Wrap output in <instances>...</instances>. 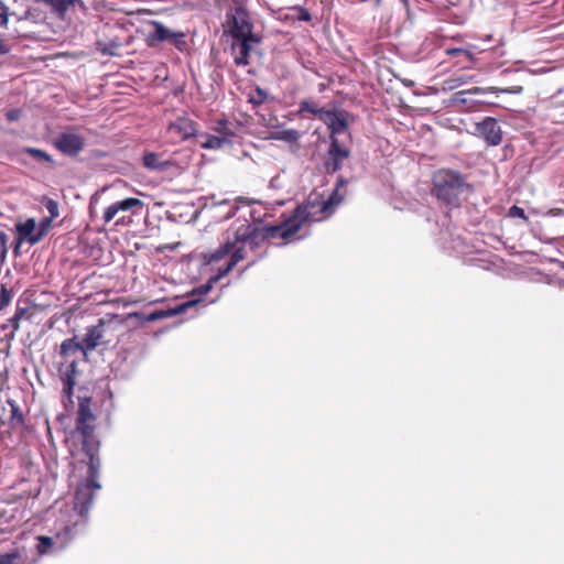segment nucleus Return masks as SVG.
Returning <instances> with one entry per match:
<instances>
[{
    "label": "nucleus",
    "instance_id": "14",
    "mask_svg": "<svg viewBox=\"0 0 564 564\" xmlns=\"http://www.w3.org/2000/svg\"><path fill=\"white\" fill-rule=\"evenodd\" d=\"M488 145L496 147L502 141L501 127L495 118L487 117L476 127Z\"/></svg>",
    "mask_w": 564,
    "mask_h": 564
},
{
    "label": "nucleus",
    "instance_id": "15",
    "mask_svg": "<svg viewBox=\"0 0 564 564\" xmlns=\"http://www.w3.org/2000/svg\"><path fill=\"white\" fill-rule=\"evenodd\" d=\"M82 343L85 349V356H87L88 351L96 349L99 345L106 344L107 340H105V322L99 319L97 325L87 328Z\"/></svg>",
    "mask_w": 564,
    "mask_h": 564
},
{
    "label": "nucleus",
    "instance_id": "4",
    "mask_svg": "<svg viewBox=\"0 0 564 564\" xmlns=\"http://www.w3.org/2000/svg\"><path fill=\"white\" fill-rule=\"evenodd\" d=\"M433 193L438 200L449 206H458L462 195L469 191L465 178L455 171L441 170L433 177Z\"/></svg>",
    "mask_w": 564,
    "mask_h": 564
},
{
    "label": "nucleus",
    "instance_id": "41",
    "mask_svg": "<svg viewBox=\"0 0 564 564\" xmlns=\"http://www.w3.org/2000/svg\"><path fill=\"white\" fill-rule=\"evenodd\" d=\"M447 53L449 55H454V54L466 53V52L462 48H451V50H447Z\"/></svg>",
    "mask_w": 564,
    "mask_h": 564
},
{
    "label": "nucleus",
    "instance_id": "11",
    "mask_svg": "<svg viewBox=\"0 0 564 564\" xmlns=\"http://www.w3.org/2000/svg\"><path fill=\"white\" fill-rule=\"evenodd\" d=\"M196 123L186 117H180L171 122L167 128V133L173 141H184L191 137L196 135Z\"/></svg>",
    "mask_w": 564,
    "mask_h": 564
},
{
    "label": "nucleus",
    "instance_id": "22",
    "mask_svg": "<svg viewBox=\"0 0 564 564\" xmlns=\"http://www.w3.org/2000/svg\"><path fill=\"white\" fill-rule=\"evenodd\" d=\"M300 137H301L300 132L295 129H285V130L273 132L271 134V139L284 141L288 143L297 142Z\"/></svg>",
    "mask_w": 564,
    "mask_h": 564
},
{
    "label": "nucleus",
    "instance_id": "8",
    "mask_svg": "<svg viewBox=\"0 0 564 564\" xmlns=\"http://www.w3.org/2000/svg\"><path fill=\"white\" fill-rule=\"evenodd\" d=\"M228 32L234 40L254 35L252 33V24L248 19L245 9L236 8L232 13L227 14Z\"/></svg>",
    "mask_w": 564,
    "mask_h": 564
},
{
    "label": "nucleus",
    "instance_id": "45",
    "mask_svg": "<svg viewBox=\"0 0 564 564\" xmlns=\"http://www.w3.org/2000/svg\"><path fill=\"white\" fill-rule=\"evenodd\" d=\"M560 267L564 270V262H560Z\"/></svg>",
    "mask_w": 564,
    "mask_h": 564
},
{
    "label": "nucleus",
    "instance_id": "42",
    "mask_svg": "<svg viewBox=\"0 0 564 564\" xmlns=\"http://www.w3.org/2000/svg\"><path fill=\"white\" fill-rule=\"evenodd\" d=\"M0 52L6 53L7 52V45L3 42V40L0 39Z\"/></svg>",
    "mask_w": 564,
    "mask_h": 564
},
{
    "label": "nucleus",
    "instance_id": "29",
    "mask_svg": "<svg viewBox=\"0 0 564 564\" xmlns=\"http://www.w3.org/2000/svg\"><path fill=\"white\" fill-rule=\"evenodd\" d=\"M44 206H45L47 213L50 214L48 218L54 219V218L58 217L59 213H58L57 202H55L53 199H46Z\"/></svg>",
    "mask_w": 564,
    "mask_h": 564
},
{
    "label": "nucleus",
    "instance_id": "43",
    "mask_svg": "<svg viewBox=\"0 0 564 564\" xmlns=\"http://www.w3.org/2000/svg\"><path fill=\"white\" fill-rule=\"evenodd\" d=\"M69 2V6H74V4H80L83 6V2L82 0H67Z\"/></svg>",
    "mask_w": 564,
    "mask_h": 564
},
{
    "label": "nucleus",
    "instance_id": "18",
    "mask_svg": "<svg viewBox=\"0 0 564 564\" xmlns=\"http://www.w3.org/2000/svg\"><path fill=\"white\" fill-rule=\"evenodd\" d=\"M75 373H76V360H72L66 371L62 375L63 381V395L70 400L73 389L75 386Z\"/></svg>",
    "mask_w": 564,
    "mask_h": 564
},
{
    "label": "nucleus",
    "instance_id": "40",
    "mask_svg": "<svg viewBox=\"0 0 564 564\" xmlns=\"http://www.w3.org/2000/svg\"><path fill=\"white\" fill-rule=\"evenodd\" d=\"M52 220H53V219H51V218H45V219H43V220L41 221V224H40V227H39V228H45V234H46V232H47V230H48V228H50V226H51V221H52Z\"/></svg>",
    "mask_w": 564,
    "mask_h": 564
},
{
    "label": "nucleus",
    "instance_id": "21",
    "mask_svg": "<svg viewBox=\"0 0 564 564\" xmlns=\"http://www.w3.org/2000/svg\"><path fill=\"white\" fill-rule=\"evenodd\" d=\"M204 140L200 141V147L209 150H218L230 142L228 137H217L209 134L200 135Z\"/></svg>",
    "mask_w": 564,
    "mask_h": 564
},
{
    "label": "nucleus",
    "instance_id": "32",
    "mask_svg": "<svg viewBox=\"0 0 564 564\" xmlns=\"http://www.w3.org/2000/svg\"><path fill=\"white\" fill-rule=\"evenodd\" d=\"M20 558L19 552H11L8 554L0 555V564H17Z\"/></svg>",
    "mask_w": 564,
    "mask_h": 564
},
{
    "label": "nucleus",
    "instance_id": "27",
    "mask_svg": "<svg viewBox=\"0 0 564 564\" xmlns=\"http://www.w3.org/2000/svg\"><path fill=\"white\" fill-rule=\"evenodd\" d=\"M44 2L53 7V9L59 14H64L69 8V2L67 0H44Z\"/></svg>",
    "mask_w": 564,
    "mask_h": 564
},
{
    "label": "nucleus",
    "instance_id": "10",
    "mask_svg": "<svg viewBox=\"0 0 564 564\" xmlns=\"http://www.w3.org/2000/svg\"><path fill=\"white\" fill-rule=\"evenodd\" d=\"M351 116L345 110H327L326 113L322 115V121L327 126L332 137L343 133L349 123Z\"/></svg>",
    "mask_w": 564,
    "mask_h": 564
},
{
    "label": "nucleus",
    "instance_id": "24",
    "mask_svg": "<svg viewBox=\"0 0 564 564\" xmlns=\"http://www.w3.org/2000/svg\"><path fill=\"white\" fill-rule=\"evenodd\" d=\"M214 198H215L214 196L210 197L212 206H219V207L228 206L229 207V209L221 216V218L229 219V218H231L236 214V212L238 209V206L235 203H232V202H230L228 199H223L220 202H215Z\"/></svg>",
    "mask_w": 564,
    "mask_h": 564
},
{
    "label": "nucleus",
    "instance_id": "46",
    "mask_svg": "<svg viewBox=\"0 0 564 564\" xmlns=\"http://www.w3.org/2000/svg\"><path fill=\"white\" fill-rule=\"evenodd\" d=\"M251 265H252V263H248V267H247V268H245V269H243V271H245V270H247V269H248L249 267H251Z\"/></svg>",
    "mask_w": 564,
    "mask_h": 564
},
{
    "label": "nucleus",
    "instance_id": "20",
    "mask_svg": "<svg viewBox=\"0 0 564 564\" xmlns=\"http://www.w3.org/2000/svg\"><path fill=\"white\" fill-rule=\"evenodd\" d=\"M82 352L85 356V349L82 340L78 341L76 337L67 338L61 344V355L64 357Z\"/></svg>",
    "mask_w": 564,
    "mask_h": 564
},
{
    "label": "nucleus",
    "instance_id": "7",
    "mask_svg": "<svg viewBox=\"0 0 564 564\" xmlns=\"http://www.w3.org/2000/svg\"><path fill=\"white\" fill-rule=\"evenodd\" d=\"M87 139L84 132L76 127H69L53 139V145L62 154L74 158L86 148Z\"/></svg>",
    "mask_w": 564,
    "mask_h": 564
},
{
    "label": "nucleus",
    "instance_id": "44",
    "mask_svg": "<svg viewBox=\"0 0 564 564\" xmlns=\"http://www.w3.org/2000/svg\"><path fill=\"white\" fill-rule=\"evenodd\" d=\"M550 213H551L552 215H560V214H562V212H557V213H555L554 210H551ZM563 214H564V212H563Z\"/></svg>",
    "mask_w": 564,
    "mask_h": 564
},
{
    "label": "nucleus",
    "instance_id": "35",
    "mask_svg": "<svg viewBox=\"0 0 564 564\" xmlns=\"http://www.w3.org/2000/svg\"><path fill=\"white\" fill-rule=\"evenodd\" d=\"M24 310H18L15 314L11 317L10 323L14 327V329H18L19 321L22 318Z\"/></svg>",
    "mask_w": 564,
    "mask_h": 564
},
{
    "label": "nucleus",
    "instance_id": "39",
    "mask_svg": "<svg viewBox=\"0 0 564 564\" xmlns=\"http://www.w3.org/2000/svg\"><path fill=\"white\" fill-rule=\"evenodd\" d=\"M465 95H467V91L466 90H460V91H457L455 95H454V100L457 101V102H463L465 104L467 100L466 98L464 97Z\"/></svg>",
    "mask_w": 564,
    "mask_h": 564
},
{
    "label": "nucleus",
    "instance_id": "6",
    "mask_svg": "<svg viewBox=\"0 0 564 564\" xmlns=\"http://www.w3.org/2000/svg\"><path fill=\"white\" fill-rule=\"evenodd\" d=\"M96 417L90 410V400L80 399L77 412L76 429L83 436V449L89 454V449L94 446L95 454L98 453L99 443L96 440L95 432Z\"/></svg>",
    "mask_w": 564,
    "mask_h": 564
},
{
    "label": "nucleus",
    "instance_id": "23",
    "mask_svg": "<svg viewBox=\"0 0 564 564\" xmlns=\"http://www.w3.org/2000/svg\"><path fill=\"white\" fill-rule=\"evenodd\" d=\"M300 112H308L315 115L322 120V115L326 113L327 110L318 108L314 102L310 100H303L300 102Z\"/></svg>",
    "mask_w": 564,
    "mask_h": 564
},
{
    "label": "nucleus",
    "instance_id": "31",
    "mask_svg": "<svg viewBox=\"0 0 564 564\" xmlns=\"http://www.w3.org/2000/svg\"><path fill=\"white\" fill-rule=\"evenodd\" d=\"M490 89L495 94L502 93V94H511V95H519L523 90V88L521 86H512V87H507V88L490 87Z\"/></svg>",
    "mask_w": 564,
    "mask_h": 564
},
{
    "label": "nucleus",
    "instance_id": "12",
    "mask_svg": "<svg viewBox=\"0 0 564 564\" xmlns=\"http://www.w3.org/2000/svg\"><path fill=\"white\" fill-rule=\"evenodd\" d=\"M143 202L134 198L129 197L124 198L122 200L115 202L113 204L109 205L102 215V219L105 224L110 223L119 213H126L131 212L132 214H135L139 209L143 207Z\"/></svg>",
    "mask_w": 564,
    "mask_h": 564
},
{
    "label": "nucleus",
    "instance_id": "17",
    "mask_svg": "<svg viewBox=\"0 0 564 564\" xmlns=\"http://www.w3.org/2000/svg\"><path fill=\"white\" fill-rule=\"evenodd\" d=\"M349 156V151L343 148L337 138H332L328 151L326 166L332 172L338 171L343 166L344 160Z\"/></svg>",
    "mask_w": 564,
    "mask_h": 564
},
{
    "label": "nucleus",
    "instance_id": "38",
    "mask_svg": "<svg viewBox=\"0 0 564 564\" xmlns=\"http://www.w3.org/2000/svg\"><path fill=\"white\" fill-rule=\"evenodd\" d=\"M467 94H474V95H479V94H486V93H492V90L489 88H482V87H473L468 90H466Z\"/></svg>",
    "mask_w": 564,
    "mask_h": 564
},
{
    "label": "nucleus",
    "instance_id": "28",
    "mask_svg": "<svg viewBox=\"0 0 564 564\" xmlns=\"http://www.w3.org/2000/svg\"><path fill=\"white\" fill-rule=\"evenodd\" d=\"M11 299H12V293L10 290H8L6 288V285H1V290H0V310H3L4 307H7L10 302H11Z\"/></svg>",
    "mask_w": 564,
    "mask_h": 564
},
{
    "label": "nucleus",
    "instance_id": "16",
    "mask_svg": "<svg viewBox=\"0 0 564 564\" xmlns=\"http://www.w3.org/2000/svg\"><path fill=\"white\" fill-rule=\"evenodd\" d=\"M19 241L28 240L30 245L37 243L45 236V228H36L33 218L26 219L24 223L17 224Z\"/></svg>",
    "mask_w": 564,
    "mask_h": 564
},
{
    "label": "nucleus",
    "instance_id": "37",
    "mask_svg": "<svg viewBox=\"0 0 564 564\" xmlns=\"http://www.w3.org/2000/svg\"><path fill=\"white\" fill-rule=\"evenodd\" d=\"M9 121H17L21 117V111L19 109H11L6 113Z\"/></svg>",
    "mask_w": 564,
    "mask_h": 564
},
{
    "label": "nucleus",
    "instance_id": "19",
    "mask_svg": "<svg viewBox=\"0 0 564 564\" xmlns=\"http://www.w3.org/2000/svg\"><path fill=\"white\" fill-rule=\"evenodd\" d=\"M143 165L151 171H165L170 166V162L161 160L156 153L148 152L143 155Z\"/></svg>",
    "mask_w": 564,
    "mask_h": 564
},
{
    "label": "nucleus",
    "instance_id": "9",
    "mask_svg": "<svg viewBox=\"0 0 564 564\" xmlns=\"http://www.w3.org/2000/svg\"><path fill=\"white\" fill-rule=\"evenodd\" d=\"M151 25L152 31H150L148 34V42L150 46H154L156 43L163 41L172 42L178 48H181L182 45H185L184 33L174 32L158 21H153Z\"/></svg>",
    "mask_w": 564,
    "mask_h": 564
},
{
    "label": "nucleus",
    "instance_id": "26",
    "mask_svg": "<svg viewBox=\"0 0 564 564\" xmlns=\"http://www.w3.org/2000/svg\"><path fill=\"white\" fill-rule=\"evenodd\" d=\"M473 77H467V76H456V77H453V78H449L445 82V85L448 89H456L460 86H463L464 84L468 83L469 80H471Z\"/></svg>",
    "mask_w": 564,
    "mask_h": 564
},
{
    "label": "nucleus",
    "instance_id": "30",
    "mask_svg": "<svg viewBox=\"0 0 564 564\" xmlns=\"http://www.w3.org/2000/svg\"><path fill=\"white\" fill-rule=\"evenodd\" d=\"M7 242H8V236L6 235V232L0 231V264H2L4 262L6 257H7V252H8Z\"/></svg>",
    "mask_w": 564,
    "mask_h": 564
},
{
    "label": "nucleus",
    "instance_id": "2",
    "mask_svg": "<svg viewBox=\"0 0 564 564\" xmlns=\"http://www.w3.org/2000/svg\"><path fill=\"white\" fill-rule=\"evenodd\" d=\"M343 196L338 194V187L326 200H318V197L310 196L304 205L299 206L293 214L282 224L267 229L272 238L280 237L291 241L294 236L306 225L321 221L333 214L334 208L340 204Z\"/></svg>",
    "mask_w": 564,
    "mask_h": 564
},
{
    "label": "nucleus",
    "instance_id": "1",
    "mask_svg": "<svg viewBox=\"0 0 564 564\" xmlns=\"http://www.w3.org/2000/svg\"><path fill=\"white\" fill-rule=\"evenodd\" d=\"M262 235L258 228L246 223L236 229L234 239L228 238L216 250L204 253V261L207 264L217 263L227 256H229V260L224 268L218 269V273L216 275L208 279L207 283L194 289L189 295L191 299L173 308L170 312V315L182 314L187 308L199 303V296L207 294L220 279L227 275L240 261H242L247 256V248L253 249L257 240Z\"/></svg>",
    "mask_w": 564,
    "mask_h": 564
},
{
    "label": "nucleus",
    "instance_id": "34",
    "mask_svg": "<svg viewBox=\"0 0 564 564\" xmlns=\"http://www.w3.org/2000/svg\"><path fill=\"white\" fill-rule=\"evenodd\" d=\"M8 24V8L0 2V25L6 26Z\"/></svg>",
    "mask_w": 564,
    "mask_h": 564
},
{
    "label": "nucleus",
    "instance_id": "33",
    "mask_svg": "<svg viewBox=\"0 0 564 564\" xmlns=\"http://www.w3.org/2000/svg\"><path fill=\"white\" fill-rule=\"evenodd\" d=\"M294 10H296L299 12L297 20L305 21V22H310L312 20V15L307 9L302 8V7H296V8H294Z\"/></svg>",
    "mask_w": 564,
    "mask_h": 564
},
{
    "label": "nucleus",
    "instance_id": "3",
    "mask_svg": "<svg viewBox=\"0 0 564 564\" xmlns=\"http://www.w3.org/2000/svg\"><path fill=\"white\" fill-rule=\"evenodd\" d=\"M89 451V454H87L89 457L88 480L78 486L74 498V506L66 508L61 514V517L75 527V532L82 533L85 532L87 527L88 510L93 503L95 491L100 489V485L97 481L100 459L95 454L94 446Z\"/></svg>",
    "mask_w": 564,
    "mask_h": 564
},
{
    "label": "nucleus",
    "instance_id": "5",
    "mask_svg": "<svg viewBox=\"0 0 564 564\" xmlns=\"http://www.w3.org/2000/svg\"><path fill=\"white\" fill-rule=\"evenodd\" d=\"M63 517L56 521V532L52 536H37L36 551L39 555H51L64 550L73 539L80 535Z\"/></svg>",
    "mask_w": 564,
    "mask_h": 564
},
{
    "label": "nucleus",
    "instance_id": "13",
    "mask_svg": "<svg viewBox=\"0 0 564 564\" xmlns=\"http://www.w3.org/2000/svg\"><path fill=\"white\" fill-rule=\"evenodd\" d=\"M260 42L257 35L234 40L231 50L235 54V64L246 66L249 64V55L254 44Z\"/></svg>",
    "mask_w": 564,
    "mask_h": 564
},
{
    "label": "nucleus",
    "instance_id": "25",
    "mask_svg": "<svg viewBox=\"0 0 564 564\" xmlns=\"http://www.w3.org/2000/svg\"><path fill=\"white\" fill-rule=\"evenodd\" d=\"M25 152L29 153L33 159H35L37 161H44V162H47L51 164L54 163L52 155L43 150H40L36 148H26Z\"/></svg>",
    "mask_w": 564,
    "mask_h": 564
},
{
    "label": "nucleus",
    "instance_id": "36",
    "mask_svg": "<svg viewBox=\"0 0 564 564\" xmlns=\"http://www.w3.org/2000/svg\"><path fill=\"white\" fill-rule=\"evenodd\" d=\"M510 215L513 217H520L523 219H527V216L524 214V210L518 206H512L509 210Z\"/></svg>",
    "mask_w": 564,
    "mask_h": 564
}]
</instances>
